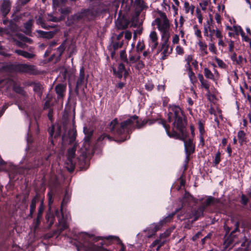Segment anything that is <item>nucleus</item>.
<instances>
[{
    "label": "nucleus",
    "mask_w": 251,
    "mask_h": 251,
    "mask_svg": "<svg viewBox=\"0 0 251 251\" xmlns=\"http://www.w3.org/2000/svg\"><path fill=\"white\" fill-rule=\"evenodd\" d=\"M203 236L201 231H199L196 233L191 238V240L193 242H196L198 239Z\"/></svg>",
    "instance_id": "49"
},
{
    "label": "nucleus",
    "mask_w": 251,
    "mask_h": 251,
    "mask_svg": "<svg viewBox=\"0 0 251 251\" xmlns=\"http://www.w3.org/2000/svg\"><path fill=\"white\" fill-rule=\"evenodd\" d=\"M29 86H33V91L34 92L37 94L38 96L41 98L43 95V87L42 85L39 82H36L34 81H32L30 82L29 84Z\"/></svg>",
    "instance_id": "18"
},
{
    "label": "nucleus",
    "mask_w": 251,
    "mask_h": 251,
    "mask_svg": "<svg viewBox=\"0 0 251 251\" xmlns=\"http://www.w3.org/2000/svg\"><path fill=\"white\" fill-rule=\"evenodd\" d=\"M183 202L188 201H189L192 200L193 201L196 203L199 202V200L198 199L195 198L193 196H192L189 192H185L183 197Z\"/></svg>",
    "instance_id": "29"
},
{
    "label": "nucleus",
    "mask_w": 251,
    "mask_h": 251,
    "mask_svg": "<svg viewBox=\"0 0 251 251\" xmlns=\"http://www.w3.org/2000/svg\"><path fill=\"white\" fill-rule=\"evenodd\" d=\"M37 32L41 37L48 39H51L54 35L53 33L51 31L47 32L41 30H37Z\"/></svg>",
    "instance_id": "27"
},
{
    "label": "nucleus",
    "mask_w": 251,
    "mask_h": 251,
    "mask_svg": "<svg viewBox=\"0 0 251 251\" xmlns=\"http://www.w3.org/2000/svg\"><path fill=\"white\" fill-rule=\"evenodd\" d=\"M194 222H192V219L190 221L189 220L187 222H186L184 224V227L185 228H187V229H191V228L192 227V224L194 223Z\"/></svg>",
    "instance_id": "63"
},
{
    "label": "nucleus",
    "mask_w": 251,
    "mask_h": 251,
    "mask_svg": "<svg viewBox=\"0 0 251 251\" xmlns=\"http://www.w3.org/2000/svg\"><path fill=\"white\" fill-rule=\"evenodd\" d=\"M11 2L9 0H3L0 5V13L2 18H5L11 9Z\"/></svg>",
    "instance_id": "9"
},
{
    "label": "nucleus",
    "mask_w": 251,
    "mask_h": 251,
    "mask_svg": "<svg viewBox=\"0 0 251 251\" xmlns=\"http://www.w3.org/2000/svg\"><path fill=\"white\" fill-rule=\"evenodd\" d=\"M70 196L68 194L67 191H66V193L64 195L62 201L61 202V206H60V210L62 211L63 207L67 204V203L70 201Z\"/></svg>",
    "instance_id": "33"
},
{
    "label": "nucleus",
    "mask_w": 251,
    "mask_h": 251,
    "mask_svg": "<svg viewBox=\"0 0 251 251\" xmlns=\"http://www.w3.org/2000/svg\"><path fill=\"white\" fill-rule=\"evenodd\" d=\"M135 3L138 6H139L143 9L147 7L143 0H135Z\"/></svg>",
    "instance_id": "51"
},
{
    "label": "nucleus",
    "mask_w": 251,
    "mask_h": 251,
    "mask_svg": "<svg viewBox=\"0 0 251 251\" xmlns=\"http://www.w3.org/2000/svg\"><path fill=\"white\" fill-rule=\"evenodd\" d=\"M168 121L172 123L177 132H174L171 138L182 141L184 143L185 154L191 155L195 151L196 146L193 138H188L189 132L187 129V118L179 106L169 105L168 107Z\"/></svg>",
    "instance_id": "2"
},
{
    "label": "nucleus",
    "mask_w": 251,
    "mask_h": 251,
    "mask_svg": "<svg viewBox=\"0 0 251 251\" xmlns=\"http://www.w3.org/2000/svg\"><path fill=\"white\" fill-rule=\"evenodd\" d=\"M83 132H84L85 135H88L89 134L90 135H93V131L89 129L86 126H84L83 127Z\"/></svg>",
    "instance_id": "60"
},
{
    "label": "nucleus",
    "mask_w": 251,
    "mask_h": 251,
    "mask_svg": "<svg viewBox=\"0 0 251 251\" xmlns=\"http://www.w3.org/2000/svg\"><path fill=\"white\" fill-rule=\"evenodd\" d=\"M13 89L16 93L19 94H23L24 91L23 88L21 86L16 83L14 84Z\"/></svg>",
    "instance_id": "40"
},
{
    "label": "nucleus",
    "mask_w": 251,
    "mask_h": 251,
    "mask_svg": "<svg viewBox=\"0 0 251 251\" xmlns=\"http://www.w3.org/2000/svg\"><path fill=\"white\" fill-rule=\"evenodd\" d=\"M32 25H33V21L32 19H30V20H28L26 22H25L24 24V26L25 29V33L26 34L29 35V34L31 33Z\"/></svg>",
    "instance_id": "28"
},
{
    "label": "nucleus",
    "mask_w": 251,
    "mask_h": 251,
    "mask_svg": "<svg viewBox=\"0 0 251 251\" xmlns=\"http://www.w3.org/2000/svg\"><path fill=\"white\" fill-rule=\"evenodd\" d=\"M162 49H163V51L162 52V54H170L172 53L173 50V48H171L170 51H169V43H167V44H165V43H162Z\"/></svg>",
    "instance_id": "35"
},
{
    "label": "nucleus",
    "mask_w": 251,
    "mask_h": 251,
    "mask_svg": "<svg viewBox=\"0 0 251 251\" xmlns=\"http://www.w3.org/2000/svg\"><path fill=\"white\" fill-rule=\"evenodd\" d=\"M193 28L195 30V35L200 38V39L202 38L201 32L200 29H198V25H194L193 26Z\"/></svg>",
    "instance_id": "45"
},
{
    "label": "nucleus",
    "mask_w": 251,
    "mask_h": 251,
    "mask_svg": "<svg viewBox=\"0 0 251 251\" xmlns=\"http://www.w3.org/2000/svg\"><path fill=\"white\" fill-rule=\"evenodd\" d=\"M66 90V85L62 83H59L56 85L55 87V91L57 95L58 99L63 98L64 97V93Z\"/></svg>",
    "instance_id": "17"
},
{
    "label": "nucleus",
    "mask_w": 251,
    "mask_h": 251,
    "mask_svg": "<svg viewBox=\"0 0 251 251\" xmlns=\"http://www.w3.org/2000/svg\"><path fill=\"white\" fill-rule=\"evenodd\" d=\"M212 236V232H209L206 235L204 238L201 239V244L202 246H203L206 243L209 241H210L211 239Z\"/></svg>",
    "instance_id": "39"
},
{
    "label": "nucleus",
    "mask_w": 251,
    "mask_h": 251,
    "mask_svg": "<svg viewBox=\"0 0 251 251\" xmlns=\"http://www.w3.org/2000/svg\"><path fill=\"white\" fill-rule=\"evenodd\" d=\"M206 197L207 198L205 201L200 205L201 207H203L205 210L207 207L211 205L215 204L220 202L219 199H216L212 196H206Z\"/></svg>",
    "instance_id": "13"
},
{
    "label": "nucleus",
    "mask_w": 251,
    "mask_h": 251,
    "mask_svg": "<svg viewBox=\"0 0 251 251\" xmlns=\"http://www.w3.org/2000/svg\"><path fill=\"white\" fill-rule=\"evenodd\" d=\"M190 129L191 135V138H193L194 139V138L195 136V128L193 125L192 124L190 126Z\"/></svg>",
    "instance_id": "64"
},
{
    "label": "nucleus",
    "mask_w": 251,
    "mask_h": 251,
    "mask_svg": "<svg viewBox=\"0 0 251 251\" xmlns=\"http://www.w3.org/2000/svg\"><path fill=\"white\" fill-rule=\"evenodd\" d=\"M202 88H204L209 93L210 84L207 80L204 79V81L201 82Z\"/></svg>",
    "instance_id": "48"
},
{
    "label": "nucleus",
    "mask_w": 251,
    "mask_h": 251,
    "mask_svg": "<svg viewBox=\"0 0 251 251\" xmlns=\"http://www.w3.org/2000/svg\"><path fill=\"white\" fill-rule=\"evenodd\" d=\"M146 90L149 91H151L154 88V85L152 82H148L145 85Z\"/></svg>",
    "instance_id": "55"
},
{
    "label": "nucleus",
    "mask_w": 251,
    "mask_h": 251,
    "mask_svg": "<svg viewBox=\"0 0 251 251\" xmlns=\"http://www.w3.org/2000/svg\"><path fill=\"white\" fill-rule=\"evenodd\" d=\"M77 135L76 130L74 129L69 130L67 134H63L62 135L61 140L63 146L66 144L71 145L75 141Z\"/></svg>",
    "instance_id": "7"
},
{
    "label": "nucleus",
    "mask_w": 251,
    "mask_h": 251,
    "mask_svg": "<svg viewBox=\"0 0 251 251\" xmlns=\"http://www.w3.org/2000/svg\"><path fill=\"white\" fill-rule=\"evenodd\" d=\"M160 32L162 33L161 37L163 41V43H165V44L169 43V38L170 37L169 30L161 31Z\"/></svg>",
    "instance_id": "34"
},
{
    "label": "nucleus",
    "mask_w": 251,
    "mask_h": 251,
    "mask_svg": "<svg viewBox=\"0 0 251 251\" xmlns=\"http://www.w3.org/2000/svg\"><path fill=\"white\" fill-rule=\"evenodd\" d=\"M209 50L211 52H212L215 54H216L217 52L216 48L214 44L213 43H210L209 44Z\"/></svg>",
    "instance_id": "58"
},
{
    "label": "nucleus",
    "mask_w": 251,
    "mask_h": 251,
    "mask_svg": "<svg viewBox=\"0 0 251 251\" xmlns=\"http://www.w3.org/2000/svg\"><path fill=\"white\" fill-rule=\"evenodd\" d=\"M208 5V1L207 0H203V2L200 3V6L201 7V9L205 11L206 9V7Z\"/></svg>",
    "instance_id": "59"
},
{
    "label": "nucleus",
    "mask_w": 251,
    "mask_h": 251,
    "mask_svg": "<svg viewBox=\"0 0 251 251\" xmlns=\"http://www.w3.org/2000/svg\"><path fill=\"white\" fill-rule=\"evenodd\" d=\"M45 206L44 205V201H41L40 202V204L39 205V207L38 208L37 215L42 217L44 211Z\"/></svg>",
    "instance_id": "43"
},
{
    "label": "nucleus",
    "mask_w": 251,
    "mask_h": 251,
    "mask_svg": "<svg viewBox=\"0 0 251 251\" xmlns=\"http://www.w3.org/2000/svg\"><path fill=\"white\" fill-rule=\"evenodd\" d=\"M249 200L248 198L244 194H242L241 198V203L244 205H246L248 202Z\"/></svg>",
    "instance_id": "57"
},
{
    "label": "nucleus",
    "mask_w": 251,
    "mask_h": 251,
    "mask_svg": "<svg viewBox=\"0 0 251 251\" xmlns=\"http://www.w3.org/2000/svg\"><path fill=\"white\" fill-rule=\"evenodd\" d=\"M60 12L63 16H67L71 13V8L70 7L61 8Z\"/></svg>",
    "instance_id": "46"
},
{
    "label": "nucleus",
    "mask_w": 251,
    "mask_h": 251,
    "mask_svg": "<svg viewBox=\"0 0 251 251\" xmlns=\"http://www.w3.org/2000/svg\"><path fill=\"white\" fill-rule=\"evenodd\" d=\"M198 126L200 132V136L203 135L205 132L204 124L201 121H199L198 122Z\"/></svg>",
    "instance_id": "41"
},
{
    "label": "nucleus",
    "mask_w": 251,
    "mask_h": 251,
    "mask_svg": "<svg viewBox=\"0 0 251 251\" xmlns=\"http://www.w3.org/2000/svg\"><path fill=\"white\" fill-rule=\"evenodd\" d=\"M40 196L39 194H36L33 197L30 204L29 213L27 216V219H32L33 217V214L36 209V203L38 202Z\"/></svg>",
    "instance_id": "10"
},
{
    "label": "nucleus",
    "mask_w": 251,
    "mask_h": 251,
    "mask_svg": "<svg viewBox=\"0 0 251 251\" xmlns=\"http://www.w3.org/2000/svg\"><path fill=\"white\" fill-rule=\"evenodd\" d=\"M167 240H161L160 239H155L150 246V248H153L157 246L156 251H159L160 248L167 242Z\"/></svg>",
    "instance_id": "23"
},
{
    "label": "nucleus",
    "mask_w": 251,
    "mask_h": 251,
    "mask_svg": "<svg viewBox=\"0 0 251 251\" xmlns=\"http://www.w3.org/2000/svg\"><path fill=\"white\" fill-rule=\"evenodd\" d=\"M3 69L8 73H28L34 70V66L26 64H9L4 66Z\"/></svg>",
    "instance_id": "4"
},
{
    "label": "nucleus",
    "mask_w": 251,
    "mask_h": 251,
    "mask_svg": "<svg viewBox=\"0 0 251 251\" xmlns=\"http://www.w3.org/2000/svg\"><path fill=\"white\" fill-rule=\"evenodd\" d=\"M123 46V42H114L113 44V48L114 50H116L119 48H121Z\"/></svg>",
    "instance_id": "54"
},
{
    "label": "nucleus",
    "mask_w": 251,
    "mask_h": 251,
    "mask_svg": "<svg viewBox=\"0 0 251 251\" xmlns=\"http://www.w3.org/2000/svg\"><path fill=\"white\" fill-rule=\"evenodd\" d=\"M78 165L80 171H86L89 166V162L87 161L86 157L84 156H82L81 158H78Z\"/></svg>",
    "instance_id": "22"
},
{
    "label": "nucleus",
    "mask_w": 251,
    "mask_h": 251,
    "mask_svg": "<svg viewBox=\"0 0 251 251\" xmlns=\"http://www.w3.org/2000/svg\"><path fill=\"white\" fill-rule=\"evenodd\" d=\"M221 152L218 151L215 154L214 163L215 165H217L221 161Z\"/></svg>",
    "instance_id": "44"
},
{
    "label": "nucleus",
    "mask_w": 251,
    "mask_h": 251,
    "mask_svg": "<svg viewBox=\"0 0 251 251\" xmlns=\"http://www.w3.org/2000/svg\"><path fill=\"white\" fill-rule=\"evenodd\" d=\"M0 54L4 57L10 56V54L7 53L1 46H0Z\"/></svg>",
    "instance_id": "62"
},
{
    "label": "nucleus",
    "mask_w": 251,
    "mask_h": 251,
    "mask_svg": "<svg viewBox=\"0 0 251 251\" xmlns=\"http://www.w3.org/2000/svg\"><path fill=\"white\" fill-rule=\"evenodd\" d=\"M6 30L7 31V33L10 34H15L18 36L19 34L18 33L20 31V27L18 25L12 21H9V24L7 25L6 28Z\"/></svg>",
    "instance_id": "15"
},
{
    "label": "nucleus",
    "mask_w": 251,
    "mask_h": 251,
    "mask_svg": "<svg viewBox=\"0 0 251 251\" xmlns=\"http://www.w3.org/2000/svg\"><path fill=\"white\" fill-rule=\"evenodd\" d=\"M196 15H197V17L198 19L199 22L200 24H201L202 22L203 18H202V14L201 13V10L199 8H197L196 9Z\"/></svg>",
    "instance_id": "52"
},
{
    "label": "nucleus",
    "mask_w": 251,
    "mask_h": 251,
    "mask_svg": "<svg viewBox=\"0 0 251 251\" xmlns=\"http://www.w3.org/2000/svg\"><path fill=\"white\" fill-rule=\"evenodd\" d=\"M47 196L48 197V205L49 208L46 213L45 219L47 222L49 223V226H51L53 225L55 221L54 215L50 211V206L53 202L52 193L51 191L49 192L47 194Z\"/></svg>",
    "instance_id": "6"
},
{
    "label": "nucleus",
    "mask_w": 251,
    "mask_h": 251,
    "mask_svg": "<svg viewBox=\"0 0 251 251\" xmlns=\"http://www.w3.org/2000/svg\"><path fill=\"white\" fill-rule=\"evenodd\" d=\"M129 23V21L123 17L122 18L117 20L116 25L118 29L123 30L126 29L128 27Z\"/></svg>",
    "instance_id": "19"
},
{
    "label": "nucleus",
    "mask_w": 251,
    "mask_h": 251,
    "mask_svg": "<svg viewBox=\"0 0 251 251\" xmlns=\"http://www.w3.org/2000/svg\"><path fill=\"white\" fill-rule=\"evenodd\" d=\"M154 22L157 25V28L160 31L169 30L170 23L169 20L163 21L162 23L161 19L159 18H157L155 19Z\"/></svg>",
    "instance_id": "12"
},
{
    "label": "nucleus",
    "mask_w": 251,
    "mask_h": 251,
    "mask_svg": "<svg viewBox=\"0 0 251 251\" xmlns=\"http://www.w3.org/2000/svg\"><path fill=\"white\" fill-rule=\"evenodd\" d=\"M66 40H64L61 45L58 47L56 49L57 51L59 53L58 57L60 58L62 55L63 54V52H64L65 49H66Z\"/></svg>",
    "instance_id": "36"
},
{
    "label": "nucleus",
    "mask_w": 251,
    "mask_h": 251,
    "mask_svg": "<svg viewBox=\"0 0 251 251\" xmlns=\"http://www.w3.org/2000/svg\"><path fill=\"white\" fill-rule=\"evenodd\" d=\"M198 45L200 48V50H201V51H203L205 55L207 54L208 51L207 50V45L205 43L202 42L201 40H199Z\"/></svg>",
    "instance_id": "37"
},
{
    "label": "nucleus",
    "mask_w": 251,
    "mask_h": 251,
    "mask_svg": "<svg viewBox=\"0 0 251 251\" xmlns=\"http://www.w3.org/2000/svg\"><path fill=\"white\" fill-rule=\"evenodd\" d=\"M114 140V138L113 137L106 133H103L97 139V142L99 143L104 144H105L106 141L111 142Z\"/></svg>",
    "instance_id": "21"
},
{
    "label": "nucleus",
    "mask_w": 251,
    "mask_h": 251,
    "mask_svg": "<svg viewBox=\"0 0 251 251\" xmlns=\"http://www.w3.org/2000/svg\"><path fill=\"white\" fill-rule=\"evenodd\" d=\"M204 75L205 77L207 79H211L214 81H216L214 75L211 71L207 68L204 69Z\"/></svg>",
    "instance_id": "32"
},
{
    "label": "nucleus",
    "mask_w": 251,
    "mask_h": 251,
    "mask_svg": "<svg viewBox=\"0 0 251 251\" xmlns=\"http://www.w3.org/2000/svg\"><path fill=\"white\" fill-rule=\"evenodd\" d=\"M14 52L27 59H31L35 56V54L21 50H15Z\"/></svg>",
    "instance_id": "26"
},
{
    "label": "nucleus",
    "mask_w": 251,
    "mask_h": 251,
    "mask_svg": "<svg viewBox=\"0 0 251 251\" xmlns=\"http://www.w3.org/2000/svg\"><path fill=\"white\" fill-rule=\"evenodd\" d=\"M233 28L234 29V31L235 32V33L237 35H238V28H239V31H240V34H241V36L244 38V41L246 42L249 41V37L245 35V32H244L243 30L242 29V28H241V27L240 26L234 25L233 26Z\"/></svg>",
    "instance_id": "30"
},
{
    "label": "nucleus",
    "mask_w": 251,
    "mask_h": 251,
    "mask_svg": "<svg viewBox=\"0 0 251 251\" xmlns=\"http://www.w3.org/2000/svg\"><path fill=\"white\" fill-rule=\"evenodd\" d=\"M125 66L123 63L118 64L117 69L114 67L112 68L113 75L119 79L122 78L123 74L124 71H125Z\"/></svg>",
    "instance_id": "14"
},
{
    "label": "nucleus",
    "mask_w": 251,
    "mask_h": 251,
    "mask_svg": "<svg viewBox=\"0 0 251 251\" xmlns=\"http://www.w3.org/2000/svg\"><path fill=\"white\" fill-rule=\"evenodd\" d=\"M186 67L188 70V75L191 82L194 84L197 82V79L195 73L193 72L190 66V63L188 61L186 64Z\"/></svg>",
    "instance_id": "25"
},
{
    "label": "nucleus",
    "mask_w": 251,
    "mask_h": 251,
    "mask_svg": "<svg viewBox=\"0 0 251 251\" xmlns=\"http://www.w3.org/2000/svg\"><path fill=\"white\" fill-rule=\"evenodd\" d=\"M145 48V45L144 42L139 41L136 46V50L137 52L143 51Z\"/></svg>",
    "instance_id": "42"
},
{
    "label": "nucleus",
    "mask_w": 251,
    "mask_h": 251,
    "mask_svg": "<svg viewBox=\"0 0 251 251\" xmlns=\"http://www.w3.org/2000/svg\"><path fill=\"white\" fill-rule=\"evenodd\" d=\"M85 81L86 82V84H87L88 82V79L87 78L85 79L84 68L83 67H81L79 71V77L76 81L77 86H82Z\"/></svg>",
    "instance_id": "20"
},
{
    "label": "nucleus",
    "mask_w": 251,
    "mask_h": 251,
    "mask_svg": "<svg viewBox=\"0 0 251 251\" xmlns=\"http://www.w3.org/2000/svg\"><path fill=\"white\" fill-rule=\"evenodd\" d=\"M150 37L152 42H156L158 40V36L155 31H152L151 32Z\"/></svg>",
    "instance_id": "50"
},
{
    "label": "nucleus",
    "mask_w": 251,
    "mask_h": 251,
    "mask_svg": "<svg viewBox=\"0 0 251 251\" xmlns=\"http://www.w3.org/2000/svg\"><path fill=\"white\" fill-rule=\"evenodd\" d=\"M76 151V147L74 146L71 149H69L68 151V161L71 164V168L69 170L70 172H72L75 170V165L73 163L72 159L75 157V152Z\"/></svg>",
    "instance_id": "16"
},
{
    "label": "nucleus",
    "mask_w": 251,
    "mask_h": 251,
    "mask_svg": "<svg viewBox=\"0 0 251 251\" xmlns=\"http://www.w3.org/2000/svg\"><path fill=\"white\" fill-rule=\"evenodd\" d=\"M145 65L142 61H139L135 66V69L137 70H140L144 68Z\"/></svg>",
    "instance_id": "61"
},
{
    "label": "nucleus",
    "mask_w": 251,
    "mask_h": 251,
    "mask_svg": "<svg viewBox=\"0 0 251 251\" xmlns=\"http://www.w3.org/2000/svg\"><path fill=\"white\" fill-rule=\"evenodd\" d=\"M101 10L98 7L82 8L81 10L68 18L69 25L78 26L79 24L89 25L95 21L101 14Z\"/></svg>",
    "instance_id": "3"
},
{
    "label": "nucleus",
    "mask_w": 251,
    "mask_h": 251,
    "mask_svg": "<svg viewBox=\"0 0 251 251\" xmlns=\"http://www.w3.org/2000/svg\"><path fill=\"white\" fill-rule=\"evenodd\" d=\"M163 222L162 221L157 224H153L145 230V232H147L149 238H151L155 234L156 232L162 227Z\"/></svg>",
    "instance_id": "8"
},
{
    "label": "nucleus",
    "mask_w": 251,
    "mask_h": 251,
    "mask_svg": "<svg viewBox=\"0 0 251 251\" xmlns=\"http://www.w3.org/2000/svg\"><path fill=\"white\" fill-rule=\"evenodd\" d=\"M120 57L122 61H123L124 62L128 64L129 61L128 60V59L127 58L126 54V51L125 50H122L120 54Z\"/></svg>",
    "instance_id": "38"
},
{
    "label": "nucleus",
    "mask_w": 251,
    "mask_h": 251,
    "mask_svg": "<svg viewBox=\"0 0 251 251\" xmlns=\"http://www.w3.org/2000/svg\"><path fill=\"white\" fill-rule=\"evenodd\" d=\"M42 219V217L37 215L36 218L34 220L35 224V227L37 228L39 226L41 223V220Z\"/></svg>",
    "instance_id": "56"
},
{
    "label": "nucleus",
    "mask_w": 251,
    "mask_h": 251,
    "mask_svg": "<svg viewBox=\"0 0 251 251\" xmlns=\"http://www.w3.org/2000/svg\"><path fill=\"white\" fill-rule=\"evenodd\" d=\"M157 121L159 124L163 126L170 138L174 132L177 131L174 126L170 130V125L167 124L166 121L163 119L142 120L141 119H139V117L136 115L130 116L127 120L121 122L119 121L118 118H115L107 125V128L112 134L118 138V142H123L130 138V134L131 133L130 126L134 122L136 123V128L140 129L147 123H149L150 125H151Z\"/></svg>",
    "instance_id": "1"
},
{
    "label": "nucleus",
    "mask_w": 251,
    "mask_h": 251,
    "mask_svg": "<svg viewBox=\"0 0 251 251\" xmlns=\"http://www.w3.org/2000/svg\"><path fill=\"white\" fill-rule=\"evenodd\" d=\"M62 132V127L60 125H58L56 131H55L54 126H52L51 128L49 131V140L50 144L48 145L47 149L49 151H52L53 153H55V151L54 149V142L53 138L56 139L60 137Z\"/></svg>",
    "instance_id": "5"
},
{
    "label": "nucleus",
    "mask_w": 251,
    "mask_h": 251,
    "mask_svg": "<svg viewBox=\"0 0 251 251\" xmlns=\"http://www.w3.org/2000/svg\"><path fill=\"white\" fill-rule=\"evenodd\" d=\"M215 61H216V63H217V64L218 65V66L220 68H226V65L222 60L218 58V57H216Z\"/></svg>",
    "instance_id": "53"
},
{
    "label": "nucleus",
    "mask_w": 251,
    "mask_h": 251,
    "mask_svg": "<svg viewBox=\"0 0 251 251\" xmlns=\"http://www.w3.org/2000/svg\"><path fill=\"white\" fill-rule=\"evenodd\" d=\"M18 11H16L11 16V19L10 21H12L15 23L19 22L22 19V17L24 16V14H18Z\"/></svg>",
    "instance_id": "31"
},
{
    "label": "nucleus",
    "mask_w": 251,
    "mask_h": 251,
    "mask_svg": "<svg viewBox=\"0 0 251 251\" xmlns=\"http://www.w3.org/2000/svg\"><path fill=\"white\" fill-rule=\"evenodd\" d=\"M37 24L40 25L41 27L44 29H48L47 26L43 20V19L41 17H39L37 20Z\"/></svg>",
    "instance_id": "47"
},
{
    "label": "nucleus",
    "mask_w": 251,
    "mask_h": 251,
    "mask_svg": "<svg viewBox=\"0 0 251 251\" xmlns=\"http://www.w3.org/2000/svg\"><path fill=\"white\" fill-rule=\"evenodd\" d=\"M204 211L205 210L204 209V208L200 206L192 212V213L190 216V219H192V222H195L200 218L203 216V213Z\"/></svg>",
    "instance_id": "11"
},
{
    "label": "nucleus",
    "mask_w": 251,
    "mask_h": 251,
    "mask_svg": "<svg viewBox=\"0 0 251 251\" xmlns=\"http://www.w3.org/2000/svg\"><path fill=\"white\" fill-rule=\"evenodd\" d=\"M237 137L239 143L241 146H242L243 145L247 144V138L246 137V133L244 132V130H239L237 133Z\"/></svg>",
    "instance_id": "24"
}]
</instances>
